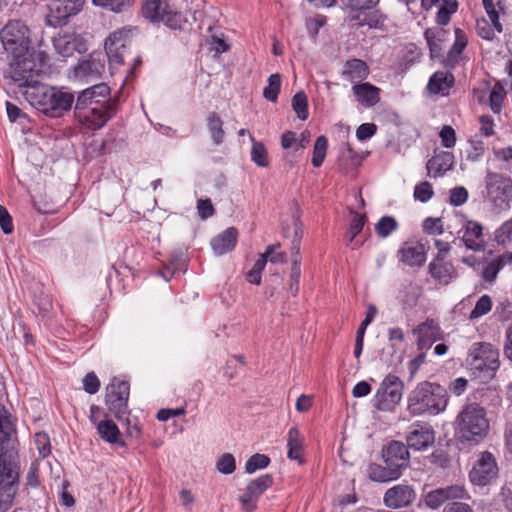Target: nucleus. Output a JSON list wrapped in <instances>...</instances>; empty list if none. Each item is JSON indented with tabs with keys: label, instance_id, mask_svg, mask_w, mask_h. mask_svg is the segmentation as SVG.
I'll use <instances>...</instances> for the list:
<instances>
[{
	"label": "nucleus",
	"instance_id": "obj_1",
	"mask_svg": "<svg viewBox=\"0 0 512 512\" xmlns=\"http://www.w3.org/2000/svg\"><path fill=\"white\" fill-rule=\"evenodd\" d=\"M448 394L438 383L422 381L407 397V411L412 416L438 415L448 404Z\"/></svg>",
	"mask_w": 512,
	"mask_h": 512
},
{
	"label": "nucleus",
	"instance_id": "obj_2",
	"mask_svg": "<svg viewBox=\"0 0 512 512\" xmlns=\"http://www.w3.org/2000/svg\"><path fill=\"white\" fill-rule=\"evenodd\" d=\"M24 95L33 107L52 118L63 116L74 103L72 93L41 83L25 90Z\"/></svg>",
	"mask_w": 512,
	"mask_h": 512
},
{
	"label": "nucleus",
	"instance_id": "obj_3",
	"mask_svg": "<svg viewBox=\"0 0 512 512\" xmlns=\"http://www.w3.org/2000/svg\"><path fill=\"white\" fill-rule=\"evenodd\" d=\"M456 435L462 444L477 445L488 434L490 424L486 410L477 403L464 405L456 417Z\"/></svg>",
	"mask_w": 512,
	"mask_h": 512
},
{
	"label": "nucleus",
	"instance_id": "obj_4",
	"mask_svg": "<svg viewBox=\"0 0 512 512\" xmlns=\"http://www.w3.org/2000/svg\"><path fill=\"white\" fill-rule=\"evenodd\" d=\"M46 55L42 51L30 50L22 56L13 55L5 77L10 78L18 87L29 90L38 85L43 72Z\"/></svg>",
	"mask_w": 512,
	"mask_h": 512
},
{
	"label": "nucleus",
	"instance_id": "obj_5",
	"mask_svg": "<svg viewBox=\"0 0 512 512\" xmlns=\"http://www.w3.org/2000/svg\"><path fill=\"white\" fill-rule=\"evenodd\" d=\"M19 484V455L9 450L0 454V512L12 506Z\"/></svg>",
	"mask_w": 512,
	"mask_h": 512
},
{
	"label": "nucleus",
	"instance_id": "obj_6",
	"mask_svg": "<svg viewBox=\"0 0 512 512\" xmlns=\"http://www.w3.org/2000/svg\"><path fill=\"white\" fill-rule=\"evenodd\" d=\"M468 364L473 374L491 378L500 365L499 350L490 343H474L469 352Z\"/></svg>",
	"mask_w": 512,
	"mask_h": 512
},
{
	"label": "nucleus",
	"instance_id": "obj_7",
	"mask_svg": "<svg viewBox=\"0 0 512 512\" xmlns=\"http://www.w3.org/2000/svg\"><path fill=\"white\" fill-rule=\"evenodd\" d=\"M487 199L495 209L506 211L512 201V179L501 173L487 172L485 177Z\"/></svg>",
	"mask_w": 512,
	"mask_h": 512
},
{
	"label": "nucleus",
	"instance_id": "obj_8",
	"mask_svg": "<svg viewBox=\"0 0 512 512\" xmlns=\"http://www.w3.org/2000/svg\"><path fill=\"white\" fill-rule=\"evenodd\" d=\"M1 42L9 54L22 56L30 51L29 28L20 20L9 21L0 32Z\"/></svg>",
	"mask_w": 512,
	"mask_h": 512
},
{
	"label": "nucleus",
	"instance_id": "obj_9",
	"mask_svg": "<svg viewBox=\"0 0 512 512\" xmlns=\"http://www.w3.org/2000/svg\"><path fill=\"white\" fill-rule=\"evenodd\" d=\"M143 16L151 22H163L171 29H183L186 20L175 11L166 0H145L142 5Z\"/></svg>",
	"mask_w": 512,
	"mask_h": 512
},
{
	"label": "nucleus",
	"instance_id": "obj_10",
	"mask_svg": "<svg viewBox=\"0 0 512 512\" xmlns=\"http://www.w3.org/2000/svg\"><path fill=\"white\" fill-rule=\"evenodd\" d=\"M105 405L108 411L121 421L129 414L128 400L130 395V384L126 380L114 377L105 389Z\"/></svg>",
	"mask_w": 512,
	"mask_h": 512
},
{
	"label": "nucleus",
	"instance_id": "obj_11",
	"mask_svg": "<svg viewBox=\"0 0 512 512\" xmlns=\"http://www.w3.org/2000/svg\"><path fill=\"white\" fill-rule=\"evenodd\" d=\"M403 381L396 375L388 374L377 389L373 406L379 411H391L401 401Z\"/></svg>",
	"mask_w": 512,
	"mask_h": 512
},
{
	"label": "nucleus",
	"instance_id": "obj_12",
	"mask_svg": "<svg viewBox=\"0 0 512 512\" xmlns=\"http://www.w3.org/2000/svg\"><path fill=\"white\" fill-rule=\"evenodd\" d=\"M85 0H50L46 24L57 28L66 25L69 19L83 8Z\"/></svg>",
	"mask_w": 512,
	"mask_h": 512
},
{
	"label": "nucleus",
	"instance_id": "obj_13",
	"mask_svg": "<svg viewBox=\"0 0 512 512\" xmlns=\"http://www.w3.org/2000/svg\"><path fill=\"white\" fill-rule=\"evenodd\" d=\"M498 472L495 456L489 451H482L469 472V479L474 485L486 486L497 478Z\"/></svg>",
	"mask_w": 512,
	"mask_h": 512
},
{
	"label": "nucleus",
	"instance_id": "obj_14",
	"mask_svg": "<svg viewBox=\"0 0 512 512\" xmlns=\"http://www.w3.org/2000/svg\"><path fill=\"white\" fill-rule=\"evenodd\" d=\"M117 107H74L75 118L85 128L90 130H99L115 116Z\"/></svg>",
	"mask_w": 512,
	"mask_h": 512
},
{
	"label": "nucleus",
	"instance_id": "obj_15",
	"mask_svg": "<svg viewBox=\"0 0 512 512\" xmlns=\"http://www.w3.org/2000/svg\"><path fill=\"white\" fill-rule=\"evenodd\" d=\"M117 107L111 98L110 87L106 83H98L81 91L77 97L75 107Z\"/></svg>",
	"mask_w": 512,
	"mask_h": 512
},
{
	"label": "nucleus",
	"instance_id": "obj_16",
	"mask_svg": "<svg viewBox=\"0 0 512 512\" xmlns=\"http://www.w3.org/2000/svg\"><path fill=\"white\" fill-rule=\"evenodd\" d=\"M273 485V478L270 474L262 475L250 481L242 494L239 496L241 508L245 512H253L257 508L260 496Z\"/></svg>",
	"mask_w": 512,
	"mask_h": 512
},
{
	"label": "nucleus",
	"instance_id": "obj_17",
	"mask_svg": "<svg viewBox=\"0 0 512 512\" xmlns=\"http://www.w3.org/2000/svg\"><path fill=\"white\" fill-rule=\"evenodd\" d=\"M416 491L412 485L397 484L386 490L383 503L389 509L407 508L416 500Z\"/></svg>",
	"mask_w": 512,
	"mask_h": 512
},
{
	"label": "nucleus",
	"instance_id": "obj_18",
	"mask_svg": "<svg viewBox=\"0 0 512 512\" xmlns=\"http://www.w3.org/2000/svg\"><path fill=\"white\" fill-rule=\"evenodd\" d=\"M407 447L420 451L433 445L435 441V432L427 423L417 422L410 426V431L406 437Z\"/></svg>",
	"mask_w": 512,
	"mask_h": 512
},
{
	"label": "nucleus",
	"instance_id": "obj_19",
	"mask_svg": "<svg viewBox=\"0 0 512 512\" xmlns=\"http://www.w3.org/2000/svg\"><path fill=\"white\" fill-rule=\"evenodd\" d=\"M417 335V348L420 351L428 350L433 343L442 338V331L438 323L433 319H427L413 329Z\"/></svg>",
	"mask_w": 512,
	"mask_h": 512
},
{
	"label": "nucleus",
	"instance_id": "obj_20",
	"mask_svg": "<svg viewBox=\"0 0 512 512\" xmlns=\"http://www.w3.org/2000/svg\"><path fill=\"white\" fill-rule=\"evenodd\" d=\"M467 496L464 487L458 485L447 486L430 491L425 496V504L431 509L439 508L447 500L463 499Z\"/></svg>",
	"mask_w": 512,
	"mask_h": 512
},
{
	"label": "nucleus",
	"instance_id": "obj_21",
	"mask_svg": "<svg viewBox=\"0 0 512 512\" xmlns=\"http://www.w3.org/2000/svg\"><path fill=\"white\" fill-rule=\"evenodd\" d=\"M382 458L386 465L402 472L409 465L408 447L402 442L392 441L382 450Z\"/></svg>",
	"mask_w": 512,
	"mask_h": 512
},
{
	"label": "nucleus",
	"instance_id": "obj_22",
	"mask_svg": "<svg viewBox=\"0 0 512 512\" xmlns=\"http://www.w3.org/2000/svg\"><path fill=\"white\" fill-rule=\"evenodd\" d=\"M464 233L462 241L467 249L474 252H481L485 250L486 242L484 239V227L482 224L475 220H466L463 225Z\"/></svg>",
	"mask_w": 512,
	"mask_h": 512
},
{
	"label": "nucleus",
	"instance_id": "obj_23",
	"mask_svg": "<svg viewBox=\"0 0 512 512\" xmlns=\"http://www.w3.org/2000/svg\"><path fill=\"white\" fill-rule=\"evenodd\" d=\"M54 47L63 57L72 56L74 52L83 53L87 50L83 38L75 33H66L55 38Z\"/></svg>",
	"mask_w": 512,
	"mask_h": 512
},
{
	"label": "nucleus",
	"instance_id": "obj_24",
	"mask_svg": "<svg viewBox=\"0 0 512 512\" xmlns=\"http://www.w3.org/2000/svg\"><path fill=\"white\" fill-rule=\"evenodd\" d=\"M105 70L104 58L100 55H90L74 67L75 76L78 78H98Z\"/></svg>",
	"mask_w": 512,
	"mask_h": 512
},
{
	"label": "nucleus",
	"instance_id": "obj_25",
	"mask_svg": "<svg viewBox=\"0 0 512 512\" xmlns=\"http://www.w3.org/2000/svg\"><path fill=\"white\" fill-rule=\"evenodd\" d=\"M398 256L401 262L410 267H421L426 261V251L422 244L405 242L398 250Z\"/></svg>",
	"mask_w": 512,
	"mask_h": 512
},
{
	"label": "nucleus",
	"instance_id": "obj_26",
	"mask_svg": "<svg viewBox=\"0 0 512 512\" xmlns=\"http://www.w3.org/2000/svg\"><path fill=\"white\" fill-rule=\"evenodd\" d=\"M455 85V77L451 72L436 71L428 81L427 90L434 95L448 96Z\"/></svg>",
	"mask_w": 512,
	"mask_h": 512
},
{
	"label": "nucleus",
	"instance_id": "obj_27",
	"mask_svg": "<svg viewBox=\"0 0 512 512\" xmlns=\"http://www.w3.org/2000/svg\"><path fill=\"white\" fill-rule=\"evenodd\" d=\"M15 433L16 430L9 416L2 414L0 409V454L9 450L18 452L17 440L13 437Z\"/></svg>",
	"mask_w": 512,
	"mask_h": 512
},
{
	"label": "nucleus",
	"instance_id": "obj_28",
	"mask_svg": "<svg viewBox=\"0 0 512 512\" xmlns=\"http://www.w3.org/2000/svg\"><path fill=\"white\" fill-rule=\"evenodd\" d=\"M352 91L356 100L366 108L373 107L380 101V89L369 82L354 84Z\"/></svg>",
	"mask_w": 512,
	"mask_h": 512
},
{
	"label": "nucleus",
	"instance_id": "obj_29",
	"mask_svg": "<svg viewBox=\"0 0 512 512\" xmlns=\"http://www.w3.org/2000/svg\"><path fill=\"white\" fill-rule=\"evenodd\" d=\"M428 269L431 277L442 285H448L456 275L452 263L440 257H435L429 263Z\"/></svg>",
	"mask_w": 512,
	"mask_h": 512
},
{
	"label": "nucleus",
	"instance_id": "obj_30",
	"mask_svg": "<svg viewBox=\"0 0 512 512\" xmlns=\"http://www.w3.org/2000/svg\"><path fill=\"white\" fill-rule=\"evenodd\" d=\"M369 67L365 61L357 58L345 62L341 75L351 83H362L369 75Z\"/></svg>",
	"mask_w": 512,
	"mask_h": 512
},
{
	"label": "nucleus",
	"instance_id": "obj_31",
	"mask_svg": "<svg viewBox=\"0 0 512 512\" xmlns=\"http://www.w3.org/2000/svg\"><path fill=\"white\" fill-rule=\"evenodd\" d=\"M455 158L452 152L440 151L427 162L428 173H433V177L443 176L454 166Z\"/></svg>",
	"mask_w": 512,
	"mask_h": 512
},
{
	"label": "nucleus",
	"instance_id": "obj_32",
	"mask_svg": "<svg viewBox=\"0 0 512 512\" xmlns=\"http://www.w3.org/2000/svg\"><path fill=\"white\" fill-rule=\"evenodd\" d=\"M237 238V229L229 227L211 240V247L216 255H223L234 249Z\"/></svg>",
	"mask_w": 512,
	"mask_h": 512
},
{
	"label": "nucleus",
	"instance_id": "obj_33",
	"mask_svg": "<svg viewBox=\"0 0 512 512\" xmlns=\"http://www.w3.org/2000/svg\"><path fill=\"white\" fill-rule=\"evenodd\" d=\"M448 31L443 28H427L424 37L427 41L430 57L432 59L443 56L442 43L446 40Z\"/></svg>",
	"mask_w": 512,
	"mask_h": 512
},
{
	"label": "nucleus",
	"instance_id": "obj_34",
	"mask_svg": "<svg viewBox=\"0 0 512 512\" xmlns=\"http://www.w3.org/2000/svg\"><path fill=\"white\" fill-rule=\"evenodd\" d=\"M512 263V252H505L488 262L481 272L485 282L493 283L504 266Z\"/></svg>",
	"mask_w": 512,
	"mask_h": 512
},
{
	"label": "nucleus",
	"instance_id": "obj_35",
	"mask_svg": "<svg viewBox=\"0 0 512 512\" xmlns=\"http://www.w3.org/2000/svg\"><path fill=\"white\" fill-rule=\"evenodd\" d=\"M468 43L465 32L460 29H455V41L448 51L447 57L443 60V64L451 69H454L459 63V56L466 48Z\"/></svg>",
	"mask_w": 512,
	"mask_h": 512
},
{
	"label": "nucleus",
	"instance_id": "obj_36",
	"mask_svg": "<svg viewBox=\"0 0 512 512\" xmlns=\"http://www.w3.org/2000/svg\"><path fill=\"white\" fill-rule=\"evenodd\" d=\"M367 476L374 482H389L398 479L401 476V471L390 467V465L382 466L371 463L367 468Z\"/></svg>",
	"mask_w": 512,
	"mask_h": 512
},
{
	"label": "nucleus",
	"instance_id": "obj_37",
	"mask_svg": "<svg viewBox=\"0 0 512 512\" xmlns=\"http://www.w3.org/2000/svg\"><path fill=\"white\" fill-rule=\"evenodd\" d=\"M304 439L296 427L290 428L287 437V456L290 460H295L299 464L304 463L303 459V446Z\"/></svg>",
	"mask_w": 512,
	"mask_h": 512
},
{
	"label": "nucleus",
	"instance_id": "obj_38",
	"mask_svg": "<svg viewBox=\"0 0 512 512\" xmlns=\"http://www.w3.org/2000/svg\"><path fill=\"white\" fill-rule=\"evenodd\" d=\"M96 429L97 433L104 441L110 444H118L121 447L125 446V442L121 438V432L113 420H101Z\"/></svg>",
	"mask_w": 512,
	"mask_h": 512
},
{
	"label": "nucleus",
	"instance_id": "obj_39",
	"mask_svg": "<svg viewBox=\"0 0 512 512\" xmlns=\"http://www.w3.org/2000/svg\"><path fill=\"white\" fill-rule=\"evenodd\" d=\"M122 34L120 32H114L105 41V51L109 60L116 64L123 63V56L119 53L121 48H125V44L121 39Z\"/></svg>",
	"mask_w": 512,
	"mask_h": 512
},
{
	"label": "nucleus",
	"instance_id": "obj_40",
	"mask_svg": "<svg viewBox=\"0 0 512 512\" xmlns=\"http://www.w3.org/2000/svg\"><path fill=\"white\" fill-rule=\"evenodd\" d=\"M207 126L214 144H221L224 140L225 132L222 127L223 121L217 113L211 112L208 115Z\"/></svg>",
	"mask_w": 512,
	"mask_h": 512
},
{
	"label": "nucleus",
	"instance_id": "obj_41",
	"mask_svg": "<svg viewBox=\"0 0 512 512\" xmlns=\"http://www.w3.org/2000/svg\"><path fill=\"white\" fill-rule=\"evenodd\" d=\"M250 140L252 142L251 160L259 167H268L269 156L265 145L256 141L252 134H250Z\"/></svg>",
	"mask_w": 512,
	"mask_h": 512
},
{
	"label": "nucleus",
	"instance_id": "obj_42",
	"mask_svg": "<svg viewBox=\"0 0 512 512\" xmlns=\"http://www.w3.org/2000/svg\"><path fill=\"white\" fill-rule=\"evenodd\" d=\"M351 213L353 214V218L345 235L347 245L354 241L355 237L363 230V227L367 221L366 214H361L355 211H351Z\"/></svg>",
	"mask_w": 512,
	"mask_h": 512
},
{
	"label": "nucleus",
	"instance_id": "obj_43",
	"mask_svg": "<svg viewBox=\"0 0 512 512\" xmlns=\"http://www.w3.org/2000/svg\"><path fill=\"white\" fill-rule=\"evenodd\" d=\"M386 16L379 10H373L366 13L361 19L360 16L353 17V20H358L359 26H368L369 28H381L384 25Z\"/></svg>",
	"mask_w": 512,
	"mask_h": 512
},
{
	"label": "nucleus",
	"instance_id": "obj_44",
	"mask_svg": "<svg viewBox=\"0 0 512 512\" xmlns=\"http://www.w3.org/2000/svg\"><path fill=\"white\" fill-rule=\"evenodd\" d=\"M328 148L327 138L323 135L316 138L311 163L314 167L318 168L322 165Z\"/></svg>",
	"mask_w": 512,
	"mask_h": 512
},
{
	"label": "nucleus",
	"instance_id": "obj_45",
	"mask_svg": "<svg viewBox=\"0 0 512 512\" xmlns=\"http://www.w3.org/2000/svg\"><path fill=\"white\" fill-rule=\"evenodd\" d=\"M93 4L115 13H121L129 9L135 0H92Z\"/></svg>",
	"mask_w": 512,
	"mask_h": 512
},
{
	"label": "nucleus",
	"instance_id": "obj_46",
	"mask_svg": "<svg viewBox=\"0 0 512 512\" xmlns=\"http://www.w3.org/2000/svg\"><path fill=\"white\" fill-rule=\"evenodd\" d=\"M492 298L485 294L482 295L476 302L474 308L469 314L470 320L478 319L486 314H488L492 309Z\"/></svg>",
	"mask_w": 512,
	"mask_h": 512
},
{
	"label": "nucleus",
	"instance_id": "obj_47",
	"mask_svg": "<svg viewBox=\"0 0 512 512\" xmlns=\"http://www.w3.org/2000/svg\"><path fill=\"white\" fill-rule=\"evenodd\" d=\"M398 229V222L391 216H383L375 225V232L380 238L388 237Z\"/></svg>",
	"mask_w": 512,
	"mask_h": 512
},
{
	"label": "nucleus",
	"instance_id": "obj_48",
	"mask_svg": "<svg viewBox=\"0 0 512 512\" xmlns=\"http://www.w3.org/2000/svg\"><path fill=\"white\" fill-rule=\"evenodd\" d=\"M292 107L300 120L304 121L308 118V99L303 91H299L293 96Z\"/></svg>",
	"mask_w": 512,
	"mask_h": 512
},
{
	"label": "nucleus",
	"instance_id": "obj_49",
	"mask_svg": "<svg viewBox=\"0 0 512 512\" xmlns=\"http://www.w3.org/2000/svg\"><path fill=\"white\" fill-rule=\"evenodd\" d=\"M281 77L278 73L272 74L268 78V86L263 90V96L271 101L276 102L280 92Z\"/></svg>",
	"mask_w": 512,
	"mask_h": 512
},
{
	"label": "nucleus",
	"instance_id": "obj_50",
	"mask_svg": "<svg viewBox=\"0 0 512 512\" xmlns=\"http://www.w3.org/2000/svg\"><path fill=\"white\" fill-rule=\"evenodd\" d=\"M505 98V90L500 83L492 88L489 95V106L494 113H500Z\"/></svg>",
	"mask_w": 512,
	"mask_h": 512
},
{
	"label": "nucleus",
	"instance_id": "obj_51",
	"mask_svg": "<svg viewBox=\"0 0 512 512\" xmlns=\"http://www.w3.org/2000/svg\"><path fill=\"white\" fill-rule=\"evenodd\" d=\"M270 463V458L267 455L256 453L252 455L245 463V472L248 474L254 473L258 469L266 468Z\"/></svg>",
	"mask_w": 512,
	"mask_h": 512
},
{
	"label": "nucleus",
	"instance_id": "obj_52",
	"mask_svg": "<svg viewBox=\"0 0 512 512\" xmlns=\"http://www.w3.org/2000/svg\"><path fill=\"white\" fill-rule=\"evenodd\" d=\"M343 6L351 11L361 12L374 9L380 0H341Z\"/></svg>",
	"mask_w": 512,
	"mask_h": 512
},
{
	"label": "nucleus",
	"instance_id": "obj_53",
	"mask_svg": "<svg viewBox=\"0 0 512 512\" xmlns=\"http://www.w3.org/2000/svg\"><path fill=\"white\" fill-rule=\"evenodd\" d=\"M301 276V257L292 260V268L290 273L289 291L292 296H296L299 291V280Z\"/></svg>",
	"mask_w": 512,
	"mask_h": 512
},
{
	"label": "nucleus",
	"instance_id": "obj_54",
	"mask_svg": "<svg viewBox=\"0 0 512 512\" xmlns=\"http://www.w3.org/2000/svg\"><path fill=\"white\" fill-rule=\"evenodd\" d=\"M495 241L500 245L512 242V217L496 229Z\"/></svg>",
	"mask_w": 512,
	"mask_h": 512
},
{
	"label": "nucleus",
	"instance_id": "obj_55",
	"mask_svg": "<svg viewBox=\"0 0 512 512\" xmlns=\"http://www.w3.org/2000/svg\"><path fill=\"white\" fill-rule=\"evenodd\" d=\"M39 487V467L36 463H32L26 475L23 492H26L27 495H29L30 488L39 489Z\"/></svg>",
	"mask_w": 512,
	"mask_h": 512
},
{
	"label": "nucleus",
	"instance_id": "obj_56",
	"mask_svg": "<svg viewBox=\"0 0 512 512\" xmlns=\"http://www.w3.org/2000/svg\"><path fill=\"white\" fill-rule=\"evenodd\" d=\"M216 468L222 474H232L236 469L234 456L230 453L223 454L217 461Z\"/></svg>",
	"mask_w": 512,
	"mask_h": 512
},
{
	"label": "nucleus",
	"instance_id": "obj_57",
	"mask_svg": "<svg viewBox=\"0 0 512 512\" xmlns=\"http://www.w3.org/2000/svg\"><path fill=\"white\" fill-rule=\"evenodd\" d=\"M434 192L432 189V185L428 181H423L416 185L414 189V197L416 200H419L420 202H427L429 201Z\"/></svg>",
	"mask_w": 512,
	"mask_h": 512
},
{
	"label": "nucleus",
	"instance_id": "obj_58",
	"mask_svg": "<svg viewBox=\"0 0 512 512\" xmlns=\"http://www.w3.org/2000/svg\"><path fill=\"white\" fill-rule=\"evenodd\" d=\"M280 247V244L269 245L263 256L266 258V261L271 263H285L287 261V255L285 252H276V249Z\"/></svg>",
	"mask_w": 512,
	"mask_h": 512
},
{
	"label": "nucleus",
	"instance_id": "obj_59",
	"mask_svg": "<svg viewBox=\"0 0 512 512\" xmlns=\"http://www.w3.org/2000/svg\"><path fill=\"white\" fill-rule=\"evenodd\" d=\"M423 230L430 235H441L444 232L441 218L428 217L423 222Z\"/></svg>",
	"mask_w": 512,
	"mask_h": 512
},
{
	"label": "nucleus",
	"instance_id": "obj_60",
	"mask_svg": "<svg viewBox=\"0 0 512 512\" xmlns=\"http://www.w3.org/2000/svg\"><path fill=\"white\" fill-rule=\"evenodd\" d=\"M35 444L41 457L45 458L51 453L49 436L44 432L35 434Z\"/></svg>",
	"mask_w": 512,
	"mask_h": 512
},
{
	"label": "nucleus",
	"instance_id": "obj_61",
	"mask_svg": "<svg viewBox=\"0 0 512 512\" xmlns=\"http://www.w3.org/2000/svg\"><path fill=\"white\" fill-rule=\"evenodd\" d=\"M483 6H484V9H485L486 13L488 14L491 22H492V25H493L494 29L498 33H501L503 31V27H502V24L499 21V15H498V12L495 9L493 0H483Z\"/></svg>",
	"mask_w": 512,
	"mask_h": 512
},
{
	"label": "nucleus",
	"instance_id": "obj_62",
	"mask_svg": "<svg viewBox=\"0 0 512 512\" xmlns=\"http://www.w3.org/2000/svg\"><path fill=\"white\" fill-rule=\"evenodd\" d=\"M468 199V191L465 187H455L450 191L449 202L453 206H461Z\"/></svg>",
	"mask_w": 512,
	"mask_h": 512
},
{
	"label": "nucleus",
	"instance_id": "obj_63",
	"mask_svg": "<svg viewBox=\"0 0 512 512\" xmlns=\"http://www.w3.org/2000/svg\"><path fill=\"white\" fill-rule=\"evenodd\" d=\"M439 136L441 138V143L445 148H452L456 143V133L455 130L449 126L445 125L441 129Z\"/></svg>",
	"mask_w": 512,
	"mask_h": 512
},
{
	"label": "nucleus",
	"instance_id": "obj_64",
	"mask_svg": "<svg viewBox=\"0 0 512 512\" xmlns=\"http://www.w3.org/2000/svg\"><path fill=\"white\" fill-rule=\"evenodd\" d=\"M83 388L90 395L96 394L99 391L100 381L94 372L86 374L83 379Z\"/></svg>",
	"mask_w": 512,
	"mask_h": 512
}]
</instances>
